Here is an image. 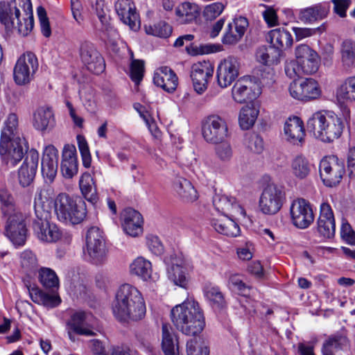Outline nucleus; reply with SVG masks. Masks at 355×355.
Instances as JSON below:
<instances>
[{
    "label": "nucleus",
    "mask_w": 355,
    "mask_h": 355,
    "mask_svg": "<svg viewBox=\"0 0 355 355\" xmlns=\"http://www.w3.org/2000/svg\"><path fill=\"white\" fill-rule=\"evenodd\" d=\"M112 311L120 321H137L146 314L145 302L139 290L130 284H125L118 289L112 303Z\"/></svg>",
    "instance_id": "obj_1"
},
{
    "label": "nucleus",
    "mask_w": 355,
    "mask_h": 355,
    "mask_svg": "<svg viewBox=\"0 0 355 355\" xmlns=\"http://www.w3.org/2000/svg\"><path fill=\"white\" fill-rule=\"evenodd\" d=\"M171 318L176 329L187 336H196L205 326L203 311L199 303L193 299H187L174 306Z\"/></svg>",
    "instance_id": "obj_2"
},
{
    "label": "nucleus",
    "mask_w": 355,
    "mask_h": 355,
    "mask_svg": "<svg viewBox=\"0 0 355 355\" xmlns=\"http://www.w3.org/2000/svg\"><path fill=\"white\" fill-rule=\"evenodd\" d=\"M0 21L7 28H17L19 33L27 35L34 26L31 0L0 3Z\"/></svg>",
    "instance_id": "obj_3"
},
{
    "label": "nucleus",
    "mask_w": 355,
    "mask_h": 355,
    "mask_svg": "<svg viewBox=\"0 0 355 355\" xmlns=\"http://www.w3.org/2000/svg\"><path fill=\"white\" fill-rule=\"evenodd\" d=\"M306 128L317 139L331 143L341 136L344 124L337 115L318 111L309 118Z\"/></svg>",
    "instance_id": "obj_4"
},
{
    "label": "nucleus",
    "mask_w": 355,
    "mask_h": 355,
    "mask_svg": "<svg viewBox=\"0 0 355 355\" xmlns=\"http://www.w3.org/2000/svg\"><path fill=\"white\" fill-rule=\"evenodd\" d=\"M55 211L60 221L73 225L81 223L86 216L85 202L81 200L77 202L66 193L58 196Z\"/></svg>",
    "instance_id": "obj_5"
},
{
    "label": "nucleus",
    "mask_w": 355,
    "mask_h": 355,
    "mask_svg": "<svg viewBox=\"0 0 355 355\" xmlns=\"http://www.w3.org/2000/svg\"><path fill=\"white\" fill-rule=\"evenodd\" d=\"M286 200V194L281 187L267 185L262 191L259 201L260 211L266 215L278 213Z\"/></svg>",
    "instance_id": "obj_6"
},
{
    "label": "nucleus",
    "mask_w": 355,
    "mask_h": 355,
    "mask_svg": "<svg viewBox=\"0 0 355 355\" xmlns=\"http://www.w3.org/2000/svg\"><path fill=\"white\" fill-rule=\"evenodd\" d=\"M106 252L103 232L97 227H90L86 234L85 254L88 255L92 263L98 265L105 261Z\"/></svg>",
    "instance_id": "obj_7"
},
{
    "label": "nucleus",
    "mask_w": 355,
    "mask_h": 355,
    "mask_svg": "<svg viewBox=\"0 0 355 355\" xmlns=\"http://www.w3.org/2000/svg\"><path fill=\"white\" fill-rule=\"evenodd\" d=\"M39 64L36 55L32 52L22 54L17 60L14 69L13 78L18 85L29 83L38 69Z\"/></svg>",
    "instance_id": "obj_8"
},
{
    "label": "nucleus",
    "mask_w": 355,
    "mask_h": 355,
    "mask_svg": "<svg viewBox=\"0 0 355 355\" xmlns=\"http://www.w3.org/2000/svg\"><path fill=\"white\" fill-rule=\"evenodd\" d=\"M320 175L324 184L329 187L340 183L345 172L344 163L336 156L324 157L320 162Z\"/></svg>",
    "instance_id": "obj_9"
},
{
    "label": "nucleus",
    "mask_w": 355,
    "mask_h": 355,
    "mask_svg": "<svg viewBox=\"0 0 355 355\" xmlns=\"http://www.w3.org/2000/svg\"><path fill=\"white\" fill-rule=\"evenodd\" d=\"M202 132L207 142L219 144L222 143L227 135V126L225 120L220 116L211 115L203 122Z\"/></svg>",
    "instance_id": "obj_10"
},
{
    "label": "nucleus",
    "mask_w": 355,
    "mask_h": 355,
    "mask_svg": "<svg viewBox=\"0 0 355 355\" xmlns=\"http://www.w3.org/2000/svg\"><path fill=\"white\" fill-rule=\"evenodd\" d=\"M79 53L82 62L89 71L99 74L104 71L105 60L94 44L87 41L83 42Z\"/></svg>",
    "instance_id": "obj_11"
},
{
    "label": "nucleus",
    "mask_w": 355,
    "mask_h": 355,
    "mask_svg": "<svg viewBox=\"0 0 355 355\" xmlns=\"http://www.w3.org/2000/svg\"><path fill=\"white\" fill-rule=\"evenodd\" d=\"M240 67V60L237 57L230 55L223 60L217 67L218 85L221 88L230 86L238 77Z\"/></svg>",
    "instance_id": "obj_12"
},
{
    "label": "nucleus",
    "mask_w": 355,
    "mask_h": 355,
    "mask_svg": "<svg viewBox=\"0 0 355 355\" xmlns=\"http://www.w3.org/2000/svg\"><path fill=\"white\" fill-rule=\"evenodd\" d=\"M214 70V66L209 61L199 62L192 65L190 76L194 90L198 94H201L207 89Z\"/></svg>",
    "instance_id": "obj_13"
},
{
    "label": "nucleus",
    "mask_w": 355,
    "mask_h": 355,
    "mask_svg": "<svg viewBox=\"0 0 355 355\" xmlns=\"http://www.w3.org/2000/svg\"><path fill=\"white\" fill-rule=\"evenodd\" d=\"M24 141L21 138L10 139L3 143L0 141V154L8 166H15L28 153L24 148Z\"/></svg>",
    "instance_id": "obj_14"
},
{
    "label": "nucleus",
    "mask_w": 355,
    "mask_h": 355,
    "mask_svg": "<svg viewBox=\"0 0 355 355\" xmlns=\"http://www.w3.org/2000/svg\"><path fill=\"white\" fill-rule=\"evenodd\" d=\"M51 214L46 218L35 216L33 220L32 227L34 234L42 241L46 243L56 242L61 237V232L55 224L51 223Z\"/></svg>",
    "instance_id": "obj_15"
},
{
    "label": "nucleus",
    "mask_w": 355,
    "mask_h": 355,
    "mask_svg": "<svg viewBox=\"0 0 355 355\" xmlns=\"http://www.w3.org/2000/svg\"><path fill=\"white\" fill-rule=\"evenodd\" d=\"M295 58L304 74L315 73L319 69L320 57L317 52L306 44H300L295 48Z\"/></svg>",
    "instance_id": "obj_16"
},
{
    "label": "nucleus",
    "mask_w": 355,
    "mask_h": 355,
    "mask_svg": "<svg viewBox=\"0 0 355 355\" xmlns=\"http://www.w3.org/2000/svg\"><path fill=\"white\" fill-rule=\"evenodd\" d=\"M7 236L17 245H23L27 236V229L24 216L21 212L10 214L6 226Z\"/></svg>",
    "instance_id": "obj_17"
},
{
    "label": "nucleus",
    "mask_w": 355,
    "mask_h": 355,
    "mask_svg": "<svg viewBox=\"0 0 355 355\" xmlns=\"http://www.w3.org/2000/svg\"><path fill=\"white\" fill-rule=\"evenodd\" d=\"M291 219L295 226L300 229L308 227L314 220L310 203L304 199L294 200L290 209Z\"/></svg>",
    "instance_id": "obj_18"
},
{
    "label": "nucleus",
    "mask_w": 355,
    "mask_h": 355,
    "mask_svg": "<svg viewBox=\"0 0 355 355\" xmlns=\"http://www.w3.org/2000/svg\"><path fill=\"white\" fill-rule=\"evenodd\" d=\"M289 92L293 98L304 101L315 99L320 95L318 84L313 78L293 81Z\"/></svg>",
    "instance_id": "obj_19"
},
{
    "label": "nucleus",
    "mask_w": 355,
    "mask_h": 355,
    "mask_svg": "<svg viewBox=\"0 0 355 355\" xmlns=\"http://www.w3.org/2000/svg\"><path fill=\"white\" fill-rule=\"evenodd\" d=\"M39 159V153L35 149L29 150L26 155L23 164L18 170V182L22 187H28L33 183Z\"/></svg>",
    "instance_id": "obj_20"
},
{
    "label": "nucleus",
    "mask_w": 355,
    "mask_h": 355,
    "mask_svg": "<svg viewBox=\"0 0 355 355\" xmlns=\"http://www.w3.org/2000/svg\"><path fill=\"white\" fill-rule=\"evenodd\" d=\"M114 7L120 20L123 24L134 31L140 28L139 15L132 0H117Z\"/></svg>",
    "instance_id": "obj_21"
},
{
    "label": "nucleus",
    "mask_w": 355,
    "mask_h": 355,
    "mask_svg": "<svg viewBox=\"0 0 355 355\" xmlns=\"http://www.w3.org/2000/svg\"><path fill=\"white\" fill-rule=\"evenodd\" d=\"M249 26L248 19L243 16L235 17L230 22L222 38V42L226 45H234L241 41Z\"/></svg>",
    "instance_id": "obj_22"
},
{
    "label": "nucleus",
    "mask_w": 355,
    "mask_h": 355,
    "mask_svg": "<svg viewBox=\"0 0 355 355\" xmlns=\"http://www.w3.org/2000/svg\"><path fill=\"white\" fill-rule=\"evenodd\" d=\"M58 150L53 145L47 146L42 159V173L44 178L52 183L57 175L58 168Z\"/></svg>",
    "instance_id": "obj_23"
},
{
    "label": "nucleus",
    "mask_w": 355,
    "mask_h": 355,
    "mask_svg": "<svg viewBox=\"0 0 355 355\" xmlns=\"http://www.w3.org/2000/svg\"><path fill=\"white\" fill-rule=\"evenodd\" d=\"M317 230L320 235L325 239H331L335 235L336 224L334 213L331 206L327 202H323L320 205Z\"/></svg>",
    "instance_id": "obj_24"
},
{
    "label": "nucleus",
    "mask_w": 355,
    "mask_h": 355,
    "mask_svg": "<svg viewBox=\"0 0 355 355\" xmlns=\"http://www.w3.org/2000/svg\"><path fill=\"white\" fill-rule=\"evenodd\" d=\"M255 84L250 78L239 79L234 85L232 94L234 100L239 103H245L256 99L258 93L254 91Z\"/></svg>",
    "instance_id": "obj_25"
},
{
    "label": "nucleus",
    "mask_w": 355,
    "mask_h": 355,
    "mask_svg": "<svg viewBox=\"0 0 355 355\" xmlns=\"http://www.w3.org/2000/svg\"><path fill=\"white\" fill-rule=\"evenodd\" d=\"M122 227L124 232L136 237L143 232V217L141 214L132 208H126L121 214Z\"/></svg>",
    "instance_id": "obj_26"
},
{
    "label": "nucleus",
    "mask_w": 355,
    "mask_h": 355,
    "mask_svg": "<svg viewBox=\"0 0 355 355\" xmlns=\"http://www.w3.org/2000/svg\"><path fill=\"white\" fill-rule=\"evenodd\" d=\"M87 319L88 314L84 311H78L71 315L67 322L68 335L71 341L74 342L76 340L73 334L83 336H94L95 334L89 329Z\"/></svg>",
    "instance_id": "obj_27"
},
{
    "label": "nucleus",
    "mask_w": 355,
    "mask_h": 355,
    "mask_svg": "<svg viewBox=\"0 0 355 355\" xmlns=\"http://www.w3.org/2000/svg\"><path fill=\"white\" fill-rule=\"evenodd\" d=\"M153 83L168 93H173L178 85V78L170 67L164 66L154 73Z\"/></svg>",
    "instance_id": "obj_28"
},
{
    "label": "nucleus",
    "mask_w": 355,
    "mask_h": 355,
    "mask_svg": "<svg viewBox=\"0 0 355 355\" xmlns=\"http://www.w3.org/2000/svg\"><path fill=\"white\" fill-rule=\"evenodd\" d=\"M284 132L286 139L293 144H302L304 141L305 130L304 123L297 116L289 117L285 122Z\"/></svg>",
    "instance_id": "obj_29"
},
{
    "label": "nucleus",
    "mask_w": 355,
    "mask_h": 355,
    "mask_svg": "<svg viewBox=\"0 0 355 355\" xmlns=\"http://www.w3.org/2000/svg\"><path fill=\"white\" fill-rule=\"evenodd\" d=\"M213 205L216 209L224 216H234V214L244 213L243 209L234 197L216 194L213 197Z\"/></svg>",
    "instance_id": "obj_30"
},
{
    "label": "nucleus",
    "mask_w": 355,
    "mask_h": 355,
    "mask_svg": "<svg viewBox=\"0 0 355 355\" xmlns=\"http://www.w3.org/2000/svg\"><path fill=\"white\" fill-rule=\"evenodd\" d=\"M55 125V120L53 110L49 107H40L37 108L33 115V125L42 132L49 131Z\"/></svg>",
    "instance_id": "obj_31"
},
{
    "label": "nucleus",
    "mask_w": 355,
    "mask_h": 355,
    "mask_svg": "<svg viewBox=\"0 0 355 355\" xmlns=\"http://www.w3.org/2000/svg\"><path fill=\"white\" fill-rule=\"evenodd\" d=\"M173 190L180 199L185 202H192L197 200V191L188 180L176 177L173 182Z\"/></svg>",
    "instance_id": "obj_32"
},
{
    "label": "nucleus",
    "mask_w": 355,
    "mask_h": 355,
    "mask_svg": "<svg viewBox=\"0 0 355 355\" xmlns=\"http://www.w3.org/2000/svg\"><path fill=\"white\" fill-rule=\"evenodd\" d=\"M175 12L180 24H190L199 16L200 8L196 3L186 1L178 5Z\"/></svg>",
    "instance_id": "obj_33"
},
{
    "label": "nucleus",
    "mask_w": 355,
    "mask_h": 355,
    "mask_svg": "<svg viewBox=\"0 0 355 355\" xmlns=\"http://www.w3.org/2000/svg\"><path fill=\"white\" fill-rule=\"evenodd\" d=\"M268 39L271 46L279 51L289 48L293 44V37L289 31L284 28L271 30L268 33Z\"/></svg>",
    "instance_id": "obj_34"
},
{
    "label": "nucleus",
    "mask_w": 355,
    "mask_h": 355,
    "mask_svg": "<svg viewBox=\"0 0 355 355\" xmlns=\"http://www.w3.org/2000/svg\"><path fill=\"white\" fill-rule=\"evenodd\" d=\"M211 225L216 232L227 236H237L240 234L238 224L227 216L213 218Z\"/></svg>",
    "instance_id": "obj_35"
},
{
    "label": "nucleus",
    "mask_w": 355,
    "mask_h": 355,
    "mask_svg": "<svg viewBox=\"0 0 355 355\" xmlns=\"http://www.w3.org/2000/svg\"><path fill=\"white\" fill-rule=\"evenodd\" d=\"M329 12V6L318 4L300 10L299 19L305 24L312 23L325 18Z\"/></svg>",
    "instance_id": "obj_36"
},
{
    "label": "nucleus",
    "mask_w": 355,
    "mask_h": 355,
    "mask_svg": "<svg viewBox=\"0 0 355 355\" xmlns=\"http://www.w3.org/2000/svg\"><path fill=\"white\" fill-rule=\"evenodd\" d=\"M340 61L345 70H352L355 67V42L352 40H345L340 48Z\"/></svg>",
    "instance_id": "obj_37"
},
{
    "label": "nucleus",
    "mask_w": 355,
    "mask_h": 355,
    "mask_svg": "<svg viewBox=\"0 0 355 355\" xmlns=\"http://www.w3.org/2000/svg\"><path fill=\"white\" fill-rule=\"evenodd\" d=\"M79 187L84 198L95 205L98 200V197L94 180L89 173H85L82 175L79 180Z\"/></svg>",
    "instance_id": "obj_38"
},
{
    "label": "nucleus",
    "mask_w": 355,
    "mask_h": 355,
    "mask_svg": "<svg viewBox=\"0 0 355 355\" xmlns=\"http://www.w3.org/2000/svg\"><path fill=\"white\" fill-rule=\"evenodd\" d=\"M162 349L164 355H180L178 339L174 338L166 324H162Z\"/></svg>",
    "instance_id": "obj_39"
},
{
    "label": "nucleus",
    "mask_w": 355,
    "mask_h": 355,
    "mask_svg": "<svg viewBox=\"0 0 355 355\" xmlns=\"http://www.w3.org/2000/svg\"><path fill=\"white\" fill-rule=\"evenodd\" d=\"M204 293L213 308L221 310L226 306L224 295L218 286L207 284L204 287Z\"/></svg>",
    "instance_id": "obj_40"
},
{
    "label": "nucleus",
    "mask_w": 355,
    "mask_h": 355,
    "mask_svg": "<svg viewBox=\"0 0 355 355\" xmlns=\"http://www.w3.org/2000/svg\"><path fill=\"white\" fill-rule=\"evenodd\" d=\"M337 97L347 102H355V75L347 77L336 90Z\"/></svg>",
    "instance_id": "obj_41"
},
{
    "label": "nucleus",
    "mask_w": 355,
    "mask_h": 355,
    "mask_svg": "<svg viewBox=\"0 0 355 355\" xmlns=\"http://www.w3.org/2000/svg\"><path fill=\"white\" fill-rule=\"evenodd\" d=\"M279 51L275 49L271 45L262 46L256 51V58L258 62L265 65L277 64L279 62Z\"/></svg>",
    "instance_id": "obj_42"
},
{
    "label": "nucleus",
    "mask_w": 355,
    "mask_h": 355,
    "mask_svg": "<svg viewBox=\"0 0 355 355\" xmlns=\"http://www.w3.org/2000/svg\"><path fill=\"white\" fill-rule=\"evenodd\" d=\"M311 164L302 155L295 156L291 162V170L293 175L300 180L306 178L311 172Z\"/></svg>",
    "instance_id": "obj_43"
},
{
    "label": "nucleus",
    "mask_w": 355,
    "mask_h": 355,
    "mask_svg": "<svg viewBox=\"0 0 355 355\" xmlns=\"http://www.w3.org/2000/svg\"><path fill=\"white\" fill-rule=\"evenodd\" d=\"M17 116L14 113L10 114L4 122V127L1 130L0 141H3V143H5V141H7L10 139L20 138L17 133Z\"/></svg>",
    "instance_id": "obj_44"
},
{
    "label": "nucleus",
    "mask_w": 355,
    "mask_h": 355,
    "mask_svg": "<svg viewBox=\"0 0 355 355\" xmlns=\"http://www.w3.org/2000/svg\"><path fill=\"white\" fill-rule=\"evenodd\" d=\"M130 272L144 280L150 278L152 273L151 263L143 257L137 258L130 266Z\"/></svg>",
    "instance_id": "obj_45"
},
{
    "label": "nucleus",
    "mask_w": 355,
    "mask_h": 355,
    "mask_svg": "<svg viewBox=\"0 0 355 355\" xmlns=\"http://www.w3.org/2000/svg\"><path fill=\"white\" fill-rule=\"evenodd\" d=\"M348 340L346 337L335 336L330 337L324 344L322 348L323 355H335L338 350L347 345Z\"/></svg>",
    "instance_id": "obj_46"
},
{
    "label": "nucleus",
    "mask_w": 355,
    "mask_h": 355,
    "mask_svg": "<svg viewBox=\"0 0 355 355\" xmlns=\"http://www.w3.org/2000/svg\"><path fill=\"white\" fill-rule=\"evenodd\" d=\"M259 111L254 107L244 106L240 111L239 121L243 130L250 129L254 123Z\"/></svg>",
    "instance_id": "obj_47"
},
{
    "label": "nucleus",
    "mask_w": 355,
    "mask_h": 355,
    "mask_svg": "<svg viewBox=\"0 0 355 355\" xmlns=\"http://www.w3.org/2000/svg\"><path fill=\"white\" fill-rule=\"evenodd\" d=\"M44 191L38 189L34 199V211L35 216H41L46 218L48 214H51V207L48 203L46 197L44 196Z\"/></svg>",
    "instance_id": "obj_48"
},
{
    "label": "nucleus",
    "mask_w": 355,
    "mask_h": 355,
    "mask_svg": "<svg viewBox=\"0 0 355 355\" xmlns=\"http://www.w3.org/2000/svg\"><path fill=\"white\" fill-rule=\"evenodd\" d=\"M38 279L42 286L46 289L58 288L59 279L55 272L48 268H42L39 270Z\"/></svg>",
    "instance_id": "obj_49"
},
{
    "label": "nucleus",
    "mask_w": 355,
    "mask_h": 355,
    "mask_svg": "<svg viewBox=\"0 0 355 355\" xmlns=\"http://www.w3.org/2000/svg\"><path fill=\"white\" fill-rule=\"evenodd\" d=\"M146 34L159 37H168L172 33V27L165 21H159L154 25H145Z\"/></svg>",
    "instance_id": "obj_50"
},
{
    "label": "nucleus",
    "mask_w": 355,
    "mask_h": 355,
    "mask_svg": "<svg viewBox=\"0 0 355 355\" xmlns=\"http://www.w3.org/2000/svg\"><path fill=\"white\" fill-rule=\"evenodd\" d=\"M187 355H209V349L200 338H191L187 343Z\"/></svg>",
    "instance_id": "obj_51"
},
{
    "label": "nucleus",
    "mask_w": 355,
    "mask_h": 355,
    "mask_svg": "<svg viewBox=\"0 0 355 355\" xmlns=\"http://www.w3.org/2000/svg\"><path fill=\"white\" fill-rule=\"evenodd\" d=\"M168 276L175 285L185 288L188 283V278L183 267L173 266L168 269Z\"/></svg>",
    "instance_id": "obj_52"
},
{
    "label": "nucleus",
    "mask_w": 355,
    "mask_h": 355,
    "mask_svg": "<svg viewBox=\"0 0 355 355\" xmlns=\"http://www.w3.org/2000/svg\"><path fill=\"white\" fill-rule=\"evenodd\" d=\"M228 287L231 291L241 295H248L250 287L241 279L239 275H232L228 280Z\"/></svg>",
    "instance_id": "obj_53"
},
{
    "label": "nucleus",
    "mask_w": 355,
    "mask_h": 355,
    "mask_svg": "<svg viewBox=\"0 0 355 355\" xmlns=\"http://www.w3.org/2000/svg\"><path fill=\"white\" fill-rule=\"evenodd\" d=\"M227 3L214 2L207 5L203 10V17L206 20H214L224 10Z\"/></svg>",
    "instance_id": "obj_54"
},
{
    "label": "nucleus",
    "mask_w": 355,
    "mask_h": 355,
    "mask_svg": "<svg viewBox=\"0 0 355 355\" xmlns=\"http://www.w3.org/2000/svg\"><path fill=\"white\" fill-rule=\"evenodd\" d=\"M137 340L148 355H161L159 351L152 343L151 336L148 333H140L137 335Z\"/></svg>",
    "instance_id": "obj_55"
},
{
    "label": "nucleus",
    "mask_w": 355,
    "mask_h": 355,
    "mask_svg": "<svg viewBox=\"0 0 355 355\" xmlns=\"http://www.w3.org/2000/svg\"><path fill=\"white\" fill-rule=\"evenodd\" d=\"M79 150L82 157L83 164L85 168H89L92 163V157L85 138L78 135L76 137Z\"/></svg>",
    "instance_id": "obj_56"
},
{
    "label": "nucleus",
    "mask_w": 355,
    "mask_h": 355,
    "mask_svg": "<svg viewBox=\"0 0 355 355\" xmlns=\"http://www.w3.org/2000/svg\"><path fill=\"white\" fill-rule=\"evenodd\" d=\"M144 73V62L140 60H132L130 65V78L139 85L142 80Z\"/></svg>",
    "instance_id": "obj_57"
},
{
    "label": "nucleus",
    "mask_w": 355,
    "mask_h": 355,
    "mask_svg": "<svg viewBox=\"0 0 355 355\" xmlns=\"http://www.w3.org/2000/svg\"><path fill=\"white\" fill-rule=\"evenodd\" d=\"M186 51L191 55H197L213 53L216 51V49L214 45L200 44V46H197L191 43L186 46Z\"/></svg>",
    "instance_id": "obj_58"
},
{
    "label": "nucleus",
    "mask_w": 355,
    "mask_h": 355,
    "mask_svg": "<svg viewBox=\"0 0 355 355\" xmlns=\"http://www.w3.org/2000/svg\"><path fill=\"white\" fill-rule=\"evenodd\" d=\"M37 12L40 20L42 35L46 37H50L51 35V29L46 10L42 6H39L37 8Z\"/></svg>",
    "instance_id": "obj_59"
},
{
    "label": "nucleus",
    "mask_w": 355,
    "mask_h": 355,
    "mask_svg": "<svg viewBox=\"0 0 355 355\" xmlns=\"http://www.w3.org/2000/svg\"><path fill=\"white\" fill-rule=\"evenodd\" d=\"M60 171L65 178H72L78 171V161L62 160Z\"/></svg>",
    "instance_id": "obj_60"
},
{
    "label": "nucleus",
    "mask_w": 355,
    "mask_h": 355,
    "mask_svg": "<svg viewBox=\"0 0 355 355\" xmlns=\"http://www.w3.org/2000/svg\"><path fill=\"white\" fill-rule=\"evenodd\" d=\"M146 243L150 251L158 256L164 252V245L158 236L149 235L146 237Z\"/></svg>",
    "instance_id": "obj_61"
},
{
    "label": "nucleus",
    "mask_w": 355,
    "mask_h": 355,
    "mask_svg": "<svg viewBox=\"0 0 355 355\" xmlns=\"http://www.w3.org/2000/svg\"><path fill=\"white\" fill-rule=\"evenodd\" d=\"M284 70L286 76L289 78L293 79V81L297 80V77L304 74L296 60L287 61L285 64Z\"/></svg>",
    "instance_id": "obj_62"
},
{
    "label": "nucleus",
    "mask_w": 355,
    "mask_h": 355,
    "mask_svg": "<svg viewBox=\"0 0 355 355\" xmlns=\"http://www.w3.org/2000/svg\"><path fill=\"white\" fill-rule=\"evenodd\" d=\"M248 147L255 153H261L263 150V139L257 134H251L248 138Z\"/></svg>",
    "instance_id": "obj_63"
},
{
    "label": "nucleus",
    "mask_w": 355,
    "mask_h": 355,
    "mask_svg": "<svg viewBox=\"0 0 355 355\" xmlns=\"http://www.w3.org/2000/svg\"><path fill=\"white\" fill-rule=\"evenodd\" d=\"M21 266L26 270H31L37 266L35 255L29 250H25L21 254Z\"/></svg>",
    "instance_id": "obj_64"
}]
</instances>
